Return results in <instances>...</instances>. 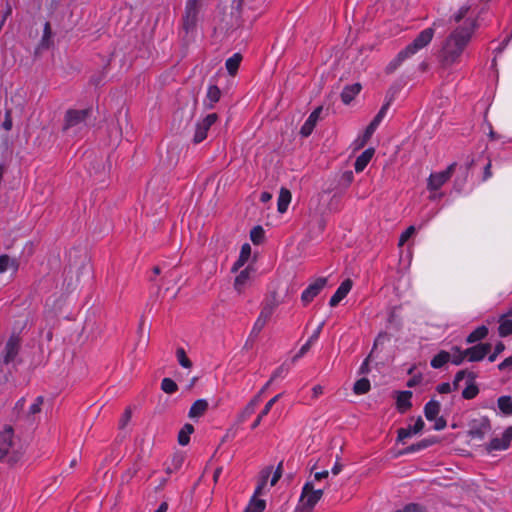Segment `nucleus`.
<instances>
[{"mask_svg":"<svg viewBox=\"0 0 512 512\" xmlns=\"http://www.w3.org/2000/svg\"><path fill=\"white\" fill-rule=\"evenodd\" d=\"M200 9L201 0H187L182 25L186 33H189L196 27Z\"/></svg>","mask_w":512,"mask_h":512,"instance_id":"20e7f679","label":"nucleus"},{"mask_svg":"<svg viewBox=\"0 0 512 512\" xmlns=\"http://www.w3.org/2000/svg\"><path fill=\"white\" fill-rule=\"evenodd\" d=\"M415 233V227L409 226L400 236L399 246L404 245V243Z\"/></svg>","mask_w":512,"mask_h":512,"instance_id":"8fccbe9b","label":"nucleus"},{"mask_svg":"<svg viewBox=\"0 0 512 512\" xmlns=\"http://www.w3.org/2000/svg\"><path fill=\"white\" fill-rule=\"evenodd\" d=\"M499 410L505 415L512 414V398L510 396H501L497 400Z\"/></svg>","mask_w":512,"mask_h":512,"instance_id":"72a5a7b5","label":"nucleus"},{"mask_svg":"<svg viewBox=\"0 0 512 512\" xmlns=\"http://www.w3.org/2000/svg\"><path fill=\"white\" fill-rule=\"evenodd\" d=\"M13 436L14 432L12 427H6L1 433H0V443L13 446Z\"/></svg>","mask_w":512,"mask_h":512,"instance_id":"a19ab883","label":"nucleus"},{"mask_svg":"<svg viewBox=\"0 0 512 512\" xmlns=\"http://www.w3.org/2000/svg\"><path fill=\"white\" fill-rule=\"evenodd\" d=\"M377 127L378 124L372 120L371 123L367 126L362 138L359 140V147H363L367 143V141L371 138Z\"/></svg>","mask_w":512,"mask_h":512,"instance_id":"58836bf2","label":"nucleus"},{"mask_svg":"<svg viewBox=\"0 0 512 512\" xmlns=\"http://www.w3.org/2000/svg\"><path fill=\"white\" fill-rule=\"evenodd\" d=\"M371 386H353V392L355 395H363L369 392Z\"/></svg>","mask_w":512,"mask_h":512,"instance_id":"e2e57ef3","label":"nucleus"},{"mask_svg":"<svg viewBox=\"0 0 512 512\" xmlns=\"http://www.w3.org/2000/svg\"><path fill=\"white\" fill-rule=\"evenodd\" d=\"M459 386H437V390L440 394H448L457 390Z\"/></svg>","mask_w":512,"mask_h":512,"instance_id":"0e129e2a","label":"nucleus"},{"mask_svg":"<svg viewBox=\"0 0 512 512\" xmlns=\"http://www.w3.org/2000/svg\"><path fill=\"white\" fill-rule=\"evenodd\" d=\"M440 407V403L436 400L432 399L429 402H427L424 406V415L426 419L429 421H433L434 419H436L440 412Z\"/></svg>","mask_w":512,"mask_h":512,"instance_id":"a878e982","label":"nucleus"},{"mask_svg":"<svg viewBox=\"0 0 512 512\" xmlns=\"http://www.w3.org/2000/svg\"><path fill=\"white\" fill-rule=\"evenodd\" d=\"M305 490L312 492V494H314V496L318 499V501L321 499V497L323 495V489H315L313 482H311V481H308L305 483Z\"/></svg>","mask_w":512,"mask_h":512,"instance_id":"603ef678","label":"nucleus"},{"mask_svg":"<svg viewBox=\"0 0 512 512\" xmlns=\"http://www.w3.org/2000/svg\"><path fill=\"white\" fill-rule=\"evenodd\" d=\"M266 323H267V321L258 317L253 325V328L251 331V336H257L261 332V330L265 327Z\"/></svg>","mask_w":512,"mask_h":512,"instance_id":"de8ad7c7","label":"nucleus"},{"mask_svg":"<svg viewBox=\"0 0 512 512\" xmlns=\"http://www.w3.org/2000/svg\"><path fill=\"white\" fill-rule=\"evenodd\" d=\"M478 393V386H465L464 390L462 391V396L465 399H473L478 395Z\"/></svg>","mask_w":512,"mask_h":512,"instance_id":"c03bdc74","label":"nucleus"},{"mask_svg":"<svg viewBox=\"0 0 512 512\" xmlns=\"http://www.w3.org/2000/svg\"><path fill=\"white\" fill-rule=\"evenodd\" d=\"M491 350V344L481 343L465 350L467 359L471 362L482 360Z\"/></svg>","mask_w":512,"mask_h":512,"instance_id":"4468645a","label":"nucleus"},{"mask_svg":"<svg viewBox=\"0 0 512 512\" xmlns=\"http://www.w3.org/2000/svg\"><path fill=\"white\" fill-rule=\"evenodd\" d=\"M131 416H132V412L130 410V408H127L122 417L120 418L119 420V428L120 429H124L126 427V425L129 423V421L131 420Z\"/></svg>","mask_w":512,"mask_h":512,"instance_id":"3c124183","label":"nucleus"},{"mask_svg":"<svg viewBox=\"0 0 512 512\" xmlns=\"http://www.w3.org/2000/svg\"><path fill=\"white\" fill-rule=\"evenodd\" d=\"M395 399H396V409L399 413L405 414L412 407V396L413 393L411 391H395Z\"/></svg>","mask_w":512,"mask_h":512,"instance_id":"2eb2a0df","label":"nucleus"},{"mask_svg":"<svg viewBox=\"0 0 512 512\" xmlns=\"http://www.w3.org/2000/svg\"><path fill=\"white\" fill-rule=\"evenodd\" d=\"M327 283V279L324 277H320L315 280L312 284H310L302 293L301 300L304 304H308L311 302L314 297H316L320 291L325 287Z\"/></svg>","mask_w":512,"mask_h":512,"instance_id":"ddd939ff","label":"nucleus"},{"mask_svg":"<svg viewBox=\"0 0 512 512\" xmlns=\"http://www.w3.org/2000/svg\"><path fill=\"white\" fill-rule=\"evenodd\" d=\"M352 288V281L350 279H346L341 283V285L338 287L337 291L334 293V295L330 299V306L335 307L339 304L341 300H343L347 294L350 292Z\"/></svg>","mask_w":512,"mask_h":512,"instance_id":"a211bd4d","label":"nucleus"},{"mask_svg":"<svg viewBox=\"0 0 512 512\" xmlns=\"http://www.w3.org/2000/svg\"><path fill=\"white\" fill-rule=\"evenodd\" d=\"M374 148L366 149L361 155H359L355 161L354 168L356 172H362L367 164L370 162L374 155Z\"/></svg>","mask_w":512,"mask_h":512,"instance_id":"412c9836","label":"nucleus"},{"mask_svg":"<svg viewBox=\"0 0 512 512\" xmlns=\"http://www.w3.org/2000/svg\"><path fill=\"white\" fill-rule=\"evenodd\" d=\"M292 195L291 192L287 189L282 187L280 189L278 201H277V210L279 213H285L288 209V206L291 202Z\"/></svg>","mask_w":512,"mask_h":512,"instance_id":"5701e85b","label":"nucleus"},{"mask_svg":"<svg viewBox=\"0 0 512 512\" xmlns=\"http://www.w3.org/2000/svg\"><path fill=\"white\" fill-rule=\"evenodd\" d=\"M176 358L178 363L184 367V368H191L192 367V361L188 358L186 355V352L183 348H178L176 350Z\"/></svg>","mask_w":512,"mask_h":512,"instance_id":"ea45409f","label":"nucleus"},{"mask_svg":"<svg viewBox=\"0 0 512 512\" xmlns=\"http://www.w3.org/2000/svg\"><path fill=\"white\" fill-rule=\"evenodd\" d=\"M266 507V502L262 499H255L253 497L249 503V505L246 507V512H263Z\"/></svg>","mask_w":512,"mask_h":512,"instance_id":"4c0bfd02","label":"nucleus"},{"mask_svg":"<svg viewBox=\"0 0 512 512\" xmlns=\"http://www.w3.org/2000/svg\"><path fill=\"white\" fill-rule=\"evenodd\" d=\"M488 334V328L486 326H480L470 333L466 339L467 343H475L484 339Z\"/></svg>","mask_w":512,"mask_h":512,"instance_id":"473e14b6","label":"nucleus"},{"mask_svg":"<svg viewBox=\"0 0 512 512\" xmlns=\"http://www.w3.org/2000/svg\"><path fill=\"white\" fill-rule=\"evenodd\" d=\"M434 29L432 27L424 29L420 34L401 50L397 56L388 64L386 70L388 73L394 72L405 60L414 56L418 51L426 47L433 39Z\"/></svg>","mask_w":512,"mask_h":512,"instance_id":"f03ea898","label":"nucleus"},{"mask_svg":"<svg viewBox=\"0 0 512 512\" xmlns=\"http://www.w3.org/2000/svg\"><path fill=\"white\" fill-rule=\"evenodd\" d=\"M289 367L286 363L282 364L271 376L270 381H276L279 376L286 375L288 373Z\"/></svg>","mask_w":512,"mask_h":512,"instance_id":"5fc2aeb1","label":"nucleus"},{"mask_svg":"<svg viewBox=\"0 0 512 512\" xmlns=\"http://www.w3.org/2000/svg\"><path fill=\"white\" fill-rule=\"evenodd\" d=\"M324 326V323L322 322L318 327L317 329L314 331V333L310 336L309 340L314 343L318 338H319V335L322 331V328Z\"/></svg>","mask_w":512,"mask_h":512,"instance_id":"338daca9","label":"nucleus"},{"mask_svg":"<svg viewBox=\"0 0 512 512\" xmlns=\"http://www.w3.org/2000/svg\"><path fill=\"white\" fill-rule=\"evenodd\" d=\"M89 266V259L86 254H79L70 257L69 266L65 269V282H67V289H73L79 281L80 275L83 270Z\"/></svg>","mask_w":512,"mask_h":512,"instance_id":"7ed1b4c3","label":"nucleus"},{"mask_svg":"<svg viewBox=\"0 0 512 512\" xmlns=\"http://www.w3.org/2000/svg\"><path fill=\"white\" fill-rule=\"evenodd\" d=\"M317 503L318 499L312 492L306 491L304 485L300 497V512H311Z\"/></svg>","mask_w":512,"mask_h":512,"instance_id":"6ab92c4d","label":"nucleus"},{"mask_svg":"<svg viewBox=\"0 0 512 512\" xmlns=\"http://www.w3.org/2000/svg\"><path fill=\"white\" fill-rule=\"evenodd\" d=\"M279 305L278 295L276 291H272L269 296L264 300L262 308L258 317L265 321H269L275 309Z\"/></svg>","mask_w":512,"mask_h":512,"instance_id":"f8f14e48","label":"nucleus"},{"mask_svg":"<svg viewBox=\"0 0 512 512\" xmlns=\"http://www.w3.org/2000/svg\"><path fill=\"white\" fill-rule=\"evenodd\" d=\"M44 402V398L42 396H38L35 402L29 407V414L35 415L41 411V405Z\"/></svg>","mask_w":512,"mask_h":512,"instance_id":"09e8293b","label":"nucleus"},{"mask_svg":"<svg viewBox=\"0 0 512 512\" xmlns=\"http://www.w3.org/2000/svg\"><path fill=\"white\" fill-rule=\"evenodd\" d=\"M12 447L13 446L0 443V462L3 461L7 455H9V451L12 450Z\"/></svg>","mask_w":512,"mask_h":512,"instance_id":"13d9d810","label":"nucleus"},{"mask_svg":"<svg viewBox=\"0 0 512 512\" xmlns=\"http://www.w3.org/2000/svg\"><path fill=\"white\" fill-rule=\"evenodd\" d=\"M218 115L216 113L208 114L201 122L197 123L193 142L198 144L207 137V131L217 121Z\"/></svg>","mask_w":512,"mask_h":512,"instance_id":"1a4fd4ad","label":"nucleus"},{"mask_svg":"<svg viewBox=\"0 0 512 512\" xmlns=\"http://www.w3.org/2000/svg\"><path fill=\"white\" fill-rule=\"evenodd\" d=\"M500 322V325H499V335L501 337H506L510 334H512V320L510 319H507L505 318L504 316H502L499 320Z\"/></svg>","mask_w":512,"mask_h":512,"instance_id":"e433bc0d","label":"nucleus"},{"mask_svg":"<svg viewBox=\"0 0 512 512\" xmlns=\"http://www.w3.org/2000/svg\"><path fill=\"white\" fill-rule=\"evenodd\" d=\"M312 344L313 343L308 339V341L300 348L298 353H296L291 358V363H295L298 359H300L302 356H304L309 351V349L311 348Z\"/></svg>","mask_w":512,"mask_h":512,"instance_id":"49530a36","label":"nucleus"},{"mask_svg":"<svg viewBox=\"0 0 512 512\" xmlns=\"http://www.w3.org/2000/svg\"><path fill=\"white\" fill-rule=\"evenodd\" d=\"M451 359V354L447 351H440L437 355L433 357L431 360V366L433 368H441Z\"/></svg>","mask_w":512,"mask_h":512,"instance_id":"2f4dec72","label":"nucleus"},{"mask_svg":"<svg viewBox=\"0 0 512 512\" xmlns=\"http://www.w3.org/2000/svg\"><path fill=\"white\" fill-rule=\"evenodd\" d=\"M398 512H425L424 508L416 503H410L406 505L402 510H398Z\"/></svg>","mask_w":512,"mask_h":512,"instance_id":"864d4df0","label":"nucleus"},{"mask_svg":"<svg viewBox=\"0 0 512 512\" xmlns=\"http://www.w3.org/2000/svg\"><path fill=\"white\" fill-rule=\"evenodd\" d=\"M251 241L254 244H260L264 239V230L261 226L254 227L250 232Z\"/></svg>","mask_w":512,"mask_h":512,"instance_id":"79ce46f5","label":"nucleus"},{"mask_svg":"<svg viewBox=\"0 0 512 512\" xmlns=\"http://www.w3.org/2000/svg\"><path fill=\"white\" fill-rule=\"evenodd\" d=\"M265 2L266 0H234L232 8L236 9V15H232L234 17V21H232L231 26L238 25L240 14L243 10H261L264 7Z\"/></svg>","mask_w":512,"mask_h":512,"instance_id":"39448f33","label":"nucleus"},{"mask_svg":"<svg viewBox=\"0 0 512 512\" xmlns=\"http://www.w3.org/2000/svg\"><path fill=\"white\" fill-rule=\"evenodd\" d=\"M322 110H323V107L319 106L309 115L308 119L305 121V123L303 124V126L301 127V130H300V134L303 137H308L312 133L314 127L316 126L317 121L320 118V114H321Z\"/></svg>","mask_w":512,"mask_h":512,"instance_id":"f3484780","label":"nucleus"},{"mask_svg":"<svg viewBox=\"0 0 512 512\" xmlns=\"http://www.w3.org/2000/svg\"><path fill=\"white\" fill-rule=\"evenodd\" d=\"M508 367H512V356L506 358L502 363L499 364L500 370H504Z\"/></svg>","mask_w":512,"mask_h":512,"instance_id":"774afa93","label":"nucleus"},{"mask_svg":"<svg viewBox=\"0 0 512 512\" xmlns=\"http://www.w3.org/2000/svg\"><path fill=\"white\" fill-rule=\"evenodd\" d=\"M511 440L512 426L508 427L501 437H495L488 444H486V451L490 453L494 450H505L510 446Z\"/></svg>","mask_w":512,"mask_h":512,"instance_id":"9b49d317","label":"nucleus"},{"mask_svg":"<svg viewBox=\"0 0 512 512\" xmlns=\"http://www.w3.org/2000/svg\"><path fill=\"white\" fill-rule=\"evenodd\" d=\"M424 421L421 417H418L415 424L413 426H409L408 428H400L398 429V441H403L404 439L410 437L412 434L419 433L424 428Z\"/></svg>","mask_w":512,"mask_h":512,"instance_id":"aec40b11","label":"nucleus"},{"mask_svg":"<svg viewBox=\"0 0 512 512\" xmlns=\"http://www.w3.org/2000/svg\"><path fill=\"white\" fill-rule=\"evenodd\" d=\"M2 126H3V128H4L5 130H7V131H8V130H10V129L12 128V119H11V113H10V111H7V112H6L5 120H4L3 124H2Z\"/></svg>","mask_w":512,"mask_h":512,"instance_id":"69168bd1","label":"nucleus"},{"mask_svg":"<svg viewBox=\"0 0 512 512\" xmlns=\"http://www.w3.org/2000/svg\"><path fill=\"white\" fill-rule=\"evenodd\" d=\"M271 470H272V467H269L267 468V470L265 471V475H263V480L262 482L257 486L256 490H255V495L261 493V490L263 488V486L265 485V482H266V479L267 477L269 476V474L271 473Z\"/></svg>","mask_w":512,"mask_h":512,"instance_id":"052dcab7","label":"nucleus"},{"mask_svg":"<svg viewBox=\"0 0 512 512\" xmlns=\"http://www.w3.org/2000/svg\"><path fill=\"white\" fill-rule=\"evenodd\" d=\"M435 424H434V430L440 431L443 430L447 426V421L444 419V417H436Z\"/></svg>","mask_w":512,"mask_h":512,"instance_id":"4d7b16f0","label":"nucleus"},{"mask_svg":"<svg viewBox=\"0 0 512 512\" xmlns=\"http://www.w3.org/2000/svg\"><path fill=\"white\" fill-rule=\"evenodd\" d=\"M454 353L451 354V359L450 361H452L454 364L458 365L460 364L466 357L465 355V350L464 351H461L459 348L455 347L454 349Z\"/></svg>","mask_w":512,"mask_h":512,"instance_id":"a18cd8bd","label":"nucleus"},{"mask_svg":"<svg viewBox=\"0 0 512 512\" xmlns=\"http://www.w3.org/2000/svg\"><path fill=\"white\" fill-rule=\"evenodd\" d=\"M91 112V109L68 110L65 115L64 130L84 124Z\"/></svg>","mask_w":512,"mask_h":512,"instance_id":"0eeeda50","label":"nucleus"},{"mask_svg":"<svg viewBox=\"0 0 512 512\" xmlns=\"http://www.w3.org/2000/svg\"><path fill=\"white\" fill-rule=\"evenodd\" d=\"M491 431V423L488 418L481 417L474 419L469 424L468 435L472 439L482 440Z\"/></svg>","mask_w":512,"mask_h":512,"instance_id":"423d86ee","label":"nucleus"},{"mask_svg":"<svg viewBox=\"0 0 512 512\" xmlns=\"http://www.w3.org/2000/svg\"><path fill=\"white\" fill-rule=\"evenodd\" d=\"M207 409L208 402L204 399H199L192 404L188 415L190 418H199L206 412Z\"/></svg>","mask_w":512,"mask_h":512,"instance_id":"393cba45","label":"nucleus"},{"mask_svg":"<svg viewBox=\"0 0 512 512\" xmlns=\"http://www.w3.org/2000/svg\"><path fill=\"white\" fill-rule=\"evenodd\" d=\"M360 91L361 85L359 83L346 86L341 93L342 102L348 105Z\"/></svg>","mask_w":512,"mask_h":512,"instance_id":"4be33fe9","label":"nucleus"},{"mask_svg":"<svg viewBox=\"0 0 512 512\" xmlns=\"http://www.w3.org/2000/svg\"><path fill=\"white\" fill-rule=\"evenodd\" d=\"M455 167L456 163H452L447 167L445 171L431 174L428 179L427 188L429 190H438L451 178L452 174L454 173Z\"/></svg>","mask_w":512,"mask_h":512,"instance_id":"6e6552de","label":"nucleus"},{"mask_svg":"<svg viewBox=\"0 0 512 512\" xmlns=\"http://www.w3.org/2000/svg\"><path fill=\"white\" fill-rule=\"evenodd\" d=\"M241 60H242V56L239 53H236L232 57L227 59L226 68L230 75L236 74Z\"/></svg>","mask_w":512,"mask_h":512,"instance_id":"f704fd0d","label":"nucleus"},{"mask_svg":"<svg viewBox=\"0 0 512 512\" xmlns=\"http://www.w3.org/2000/svg\"><path fill=\"white\" fill-rule=\"evenodd\" d=\"M278 397H279V395H276V396H274L272 399H270V400L266 403V405H265L264 409L261 411V414H262L263 416H265V415H267V414L269 413L270 409L272 408V406L274 405V403L277 401Z\"/></svg>","mask_w":512,"mask_h":512,"instance_id":"bf43d9fd","label":"nucleus"},{"mask_svg":"<svg viewBox=\"0 0 512 512\" xmlns=\"http://www.w3.org/2000/svg\"><path fill=\"white\" fill-rule=\"evenodd\" d=\"M18 261L14 258H10L8 255L0 256V273H4L8 270L16 272L18 270Z\"/></svg>","mask_w":512,"mask_h":512,"instance_id":"cd10ccee","label":"nucleus"},{"mask_svg":"<svg viewBox=\"0 0 512 512\" xmlns=\"http://www.w3.org/2000/svg\"><path fill=\"white\" fill-rule=\"evenodd\" d=\"M436 442H437V440L435 438L422 439L421 441L408 446L401 453L408 454V453H413V452H416L419 450H423V449H426V448L434 445Z\"/></svg>","mask_w":512,"mask_h":512,"instance_id":"bb28decb","label":"nucleus"},{"mask_svg":"<svg viewBox=\"0 0 512 512\" xmlns=\"http://www.w3.org/2000/svg\"><path fill=\"white\" fill-rule=\"evenodd\" d=\"M5 458L7 463L12 467L20 461V459L22 458V452H20L19 450L12 449L11 451H9V455H7Z\"/></svg>","mask_w":512,"mask_h":512,"instance_id":"37998d69","label":"nucleus"},{"mask_svg":"<svg viewBox=\"0 0 512 512\" xmlns=\"http://www.w3.org/2000/svg\"><path fill=\"white\" fill-rule=\"evenodd\" d=\"M282 467H283V462L281 461L278 464V466H277V468H276V470H275V472L273 474V477L271 479V486L276 485L278 480L281 478V476H282Z\"/></svg>","mask_w":512,"mask_h":512,"instance_id":"6e6d98bb","label":"nucleus"},{"mask_svg":"<svg viewBox=\"0 0 512 512\" xmlns=\"http://www.w3.org/2000/svg\"><path fill=\"white\" fill-rule=\"evenodd\" d=\"M260 402V395L255 396L244 408V410L239 415V421L244 422L247 418H249L256 409V406Z\"/></svg>","mask_w":512,"mask_h":512,"instance_id":"7c9ffc66","label":"nucleus"},{"mask_svg":"<svg viewBox=\"0 0 512 512\" xmlns=\"http://www.w3.org/2000/svg\"><path fill=\"white\" fill-rule=\"evenodd\" d=\"M253 272L254 269L248 266L244 270L240 271V273L236 276L233 286L238 294H242L248 287L251 282Z\"/></svg>","mask_w":512,"mask_h":512,"instance_id":"dca6fc26","label":"nucleus"},{"mask_svg":"<svg viewBox=\"0 0 512 512\" xmlns=\"http://www.w3.org/2000/svg\"><path fill=\"white\" fill-rule=\"evenodd\" d=\"M250 255H251V247L248 243H245L244 245H242L239 258L234 263L231 271L233 273L237 272L248 261Z\"/></svg>","mask_w":512,"mask_h":512,"instance_id":"b1692460","label":"nucleus"},{"mask_svg":"<svg viewBox=\"0 0 512 512\" xmlns=\"http://www.w3.org/2000/svg\"><path fill=\"white\" fill-rule=\"evenodd\" d=\"M475 28V22L467 20L463 26L454 29L444 40L439 51V63L443 69H448L460 62Z\"/></svg>","mask_w":512,"mask_h":512,"instance_id":"f257e3e1","label":"nucleus"},{"mask_svg":"<svg viewBox=\"0 0 512 512\" xmlns=\"http://www.w3.org/2000/svg\"><path fill=\"white\" fill-rule=\"evenodd\" d=\"M221 96V91L216 85H211L208 88L207 91V100L209 101L208 104H206L209 108H212L213 105L219 101Z\"/></svg>","mask_w":512,"mask_h":512,"instance_id":"c9c22d12","label":"nucleus"},{"mask_svg":"<svg viewBox=\"0 0 512 512\" xmlns=\"http://www.w3.org/2000/svg\"><path fill=\"white\" fill-rule=\"evenodd\" d=\"M476 377L477 375L473 371L461 370L456 373L453 384H459L460 382H464V384H474Z\"/></svg>","mask_w":512,"mask_h":512,"instance_id":"c85d7f7f","label":"nucleus"},{"mask_svg":"<svg viewBox=\"0 0 512 512\" xmlns=\"http://www.w3.org/2000/svg\"><path fill=\"white\" fill-rule=\"evenodd\" d=\"M468 7H461L459 11L454 15L455 22H460L467 14Z\"/></svg>","mask_w":512,"mask_h":512,"instance_id":"680f3d73","label":"nucleus"},{"mask_svg":"<svg viewBox=\"0 0 512 512\" xmlns=\"http://www.w3.org/2000/svg\"><path fill=\"white\" fill-rule=\"evenodd\" d=\"M20 350V338L16 335H12L5 344L2 351V362L9 364L14 361Z\"/></svg>","mask_w":512,"mask_h":512,"instance_id":"9d476101","label":"nucleus"},{"mask_svg":"<svg viewBox=\"0 0 512 512\" xmlns=\"http://www.w3.org/2000/svg\"><path fill=\"white\" fill-rule=\"evenodd\" d=\"M194 432V427L190 423H186L178 433V443L186 446L190 441V435Z\"/></svg>","mask_w":512,"mask_h":512,"instance_id":"c756f323","label":"nucleus"}]
</instances>
